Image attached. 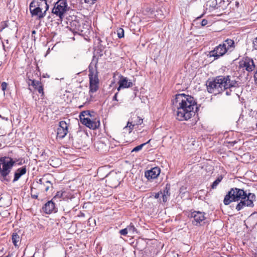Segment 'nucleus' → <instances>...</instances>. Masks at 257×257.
Segmentation results:
<instances>
[{"label":"nucleus","mask_w":257,"mask_h":257,"mask_svg":"<svg viewBox=\"0 0 257 257\" xmlns=\"http://www.w3.org/2000/svg\"><path fill=\"white\" fill-rule=\"evenodd\" d=\"M3 257H11V255H8L6 256H3Z\"/></svg>","instance_id":"obj_48"},{"label":"nucleus","mask_w":257,"mask_h":257,"mask_svg":"<svg viewBox=\"0 0 257 257\" xmlns=\"http://www.w3.org/2000/svg\"><path fill=\"white\" fill-rule=\"evenodd\" d=\"M204 14L205 13H203L200 17H197V19L202 17Z\"/></svg>","instance_id":"obj_45"},{"label":"nucleus","mask_w":257,"mask_h":257,"mask_svg":"<svg viewBox=\"0 0 257 257\" xmlns=\"http://www.w3.org/2000/svg\"><path fill=\"white\" fill-rule=\"evenodd\" d=\"M68 124L65 121L59 122V125L57 128V137L59 139H63L67 134Z\"/></svg>","instance_id":"obj_11"},{"label":"nucleus","mask_w":257,"mask_h":257,"mask_svg":"<svg viewBox=\"0 0 257 257\" xmlns=\"http://www.w3.org/2000/svg\"><path fill=\"white\" fill-rule=\"evenodd\" d=\"M223 179L222 176H219L211 185V189H215Z\"/></svg>","instance_id":"obj_27"},{"label":"nucleus","mask_w":257,"mask_h":257,"mask_svg":"<svg viewBox=\"0 0 257 257\" xmlns=\"http://www.w3.org/2000/svg\"><path fill=\"white\" fill-rule=\"evenodd\" d=\"M135 126V125H134V124L132 122H131V121L128 119L126 125L123 128V133H127L128 134H130L133 130Z\"/></svg>","instance_id":"obj_23"},{"label":"nucleus","mask_w":257,"mask_h":257,"mask_svg":"<svg viewBox=\"0 0 257 257\" xmlns=\"http://www.w3.org/2000/svg\"><path fill=\"white\" fill-rule=\"evenodd\" d=\"M172 105L176 112V118L180 121L191 118L198 109L197 102L193 97L184 93L178 94L172 100Z\"/></svg>","instance_id":"obj_1"},{"label":"nucleus","mask_w":257,"mask_h":257,"mask_svg":"<svg viewBox=\"0 0 257 257\" xmlns=\"http://www.w3.org/2000/svg\"><path fill=\"white\" fill-rule=\"evenodd\" d=\"M255 199V196L253 193L247 194L244 190L235 187L231 188L225 196L223 203L227 205L232 202L240 201L236 206V209L239 211L245 206L252 207Z\"/></svg>","instance_id":"obj_2"},{"label":"nucleus","mask_w":257,"mask_h":257,"mask_svg":"<svg viewBox=\"0 0 257 257\" xmlns=\"http://www.w3.org/2000/svg\"><path fill=\"white\" fill-rule=\"evenodd\" d=\"M117 94H118V92H116L114 96L113 97V100H115V101H118L117 99Z\"/></svg>","instance_id":"obj_41"},{"label":"nucleus","mask_w":257,"mask_h":257,"mask_svg":"<svg viewBox=\"0 0 257 257\" xmlns=\"http://www.w3.org/2000/svg\"><path fill=\"white\" fill-rule=\"evenodd\" d=\"M29 81L31 82V84L29 83V85H31L32 86H33L35 89L37 90L39 93L41 94L42 96H43V87L41 82L39 81H37L35 80H29Z\"/></svg>","instance_id":"obj_17"},{"label":"nucleus","mask_w":257,"mask_h":257,"mask_svg":"<svg viewBox=\"0 0 257 257\" xmlns=\"http://www.w3.org/2000/svg\"><path fill=\"white\" fill-rule=\"evenodd\" d=\"M208 23V21L206 19H203L202 20V22H201V25L202 26H204L205 25H206Z\"/></svg>","instance_id":"obj_39"},{"label":"nucleus","mask_w":257,"mask_h":257,"mask_svg":"<svg viewBox=\"0 0 257 257\" xmlns=\"http://www.w3.org/2000/svg\"><path fill=\"white\" fill-rule=\"evenodd\" d=\"M106 182L108 185L112 188H115L119 185V182L116 179V176L114 177L108 176L107 177Z\"/></svg>","instance_id":"obj_21"},{"label":"nucleus","mask_w":257,"mask_h":257,"mask_svg":"<svg viewBox=\"0 0 257 257\" xmlns=\"http://www.w3.org/2000/svg\"><path fill=\"white\" fill-rule=\"evenodd\" d=\"M241 65L248 72L253 71L255 68L253 60L248 58H245Z\"/></svg>","instance_id":"obj_16"},{"label":"nucleus","mask_w":257,"mask_h":257,"mask_svg":"<svg viewBox=\"0 0 257 257\" xmlns=\"http://www.w3.org/2000/svg\"><path fill=\"white\" fill-rule=\"evenodd\" d=\"M226 90V91L225 92L226 95H227V96L230 95V93H231V90L230 89L228 90V89H227Z\"/></svg>","instance_id":"obj_42"},{"label":"nucleus","mask_w":257,"mask_h":257,"mask_svg":"<svg viewBox=\"0 0 257 257\" xmlns=\"http://www.w3.org/2000/svg\"><path fill=\"white\" fill-rule=\"evenodd\" d=\"M96 0H84L86 3L89 4L90 5L93 4Z\"/></svg>","instance_id":"obj_40"},{"label":"nucleus","mask_w":257,"mask_h":257,"mask_svg":"<svg viewBox=\"0 0 257 257\" xmlns=\"http://www.w3.org/2000/svg\"><path fill=\"white\" fill-rule=\"evenodd\" d=\"M118 87L117 88L118 91L121 89L128 88L133 86V83L128 79L122 75L119 76V80L118 81Z\"/></svg>","instance_id":"obj_10"},{"label":"nucleus","mask_w":257,"mask_h":257,"mask_svg":"<svg viewBox=\"0 0 257 257\" xmlns=\"http://www.w3.org/2000/svg\"><path fill=\"white\" fill-rule=\"evenodd\" d=\"M27 166H24L22 167L18 168L14 174V178L13 180V182H15L17 181L21 176L25 175L27 172Z\"/></svg>","instance_id":"obj_18"},{"label":"nucleus","mask_w":257,"mask_h":257,"mask_svg":"<svg viewBox=\"0 0 257 257\" xmlns=\"http://www.w3.org/2000/svg\"><path fill=\"white\" fill-rule=\"evenodd\" d=\"M128 232L131 234H134L137 232V229L133 223H131L126 227Z\"/></svg>","instance_id":"obj_28"},{"label":"nucleus","mask_w":257,"mask_h":257,"mask_svg":"<svg viewBox=\"0 0 257 257\" xmlns=\"http://www.w3.org/2000/svg\"><path fill=\"white\" fill-rule=\"evenodd\" d=\"M128 233V232L127 231L126 228H125L119 230V233L122 235L125 236L127 235Z\"/></svg>","instance_id":"obj_34"},{"label":"nucleus","mask_w":257,"mask_h":257,"mask_svg":"<svg viewBox=\"0 0 257 257\" xmlns=\"http://www.w3.org/2000/svg\"><path fill=\"white\" fill-rule=\"evenodd\" d=\"M32 197L34 199H37L38 198V195L35 194H31Z\"/></svg>","instance_id":"obj_43"},{"label":"nucleus","mask_w":257,"mask_h":257,"mask_svg":"<svg viewBox=\"0 0 257 257\" xmlns=\"http://www.w3.org/2000/svg\"><path fill=\"white\" fill-rule=\"evenodd\" d=\"M97 63L92 62L89 66V92H95L99 87V80L98 77Z\"/></svg>","instance_id":"obj_4"},{"label":"nucleus","mask_w":257,"mask_h":257,"mask_svg":"<svg viewBox=\"0 0 257 257\" xmlns=\"http://www.w3.org/2000/svg\"><path fill=\"white\" fill-rule=\"evenodd\" d=\"M38 183H39L41 185H45V183L50 184V181L47 180L45 178H42L39 180Z\"/></svg>","instance_id":"obj_32"},{"label":"nucleus","mask_w":257,"mask_h":257,"mask_svg":"<svg viewBox=\"0 0 257 257\" xmlns=\"http://www.w3.org/2000/svg\"><path fill=\"white\" fill-rule=\"evenodd\" d=\"M43 185L45 187V191L46 192H47L48 191V190L49 189L50 187H52V184L51 183V182H50V184L45 183V185Z\"/></svg>","instance_id":"obj_36"},{"label":"nucleus","mask_w":257,"mask_h":257,"mask_svg":"<svg viewBox=\"0 0 257 257\" xmlns=\"http://www.w3.org/2000/svg\"><path fill=\"white\" fill-rule=\"evenodd\" d=\"M36 33V31H32V35L33 34H35Z\"/></svg>","instance_id":"obj_47"},{"label":"nucleus","mask_w":257,"mask_h":257,"mask_svg":"<svg viewBox=\"0 0 257 257\" xmlns=\"http://www.w3.org/2000/svg\"><path fill=\"white\" fill-rule=\"evenodd\" d=\"M235 81H231L229 76H219L213 80L208 82L207 88L208 92L217 94L221 93L225 89L235 86Z\"/></svg>","instance_id":"obj_3"},{"label":"nucleus","mask_w":257,"mask_h":257,"mask_svg":"<svg viewBox=\"0 0 257 257\" xmlns=\"http://www.w3.org/2000/svg\"><path fill=\"white\" fill-rule=\"evenodd\" d=\"M31 3H32V6L33 5V7L35 6V7H39L41 10L44 13H46L49 9V5L46 0H33Z\"/></svg>","instance_id":"obj_14"},{"label":"nucleus","mask_w":257,"mask_h":257,"mask_svg":"<svg viewBox=\"0 0 257 257\" xmlns=\"http://www.w3.org/2000/svg\"><path fill=\"white\" fill-rule=\"evenodd\" d=\"M14 166L12 158L3 157L0 158V175L5 180H8L7 177L11 173Z\"/></svg>","instance_id":"obj_5"},{"label":"nucleus","mask_w":257,"mask_h":257,"mask_svg":"<svg viewBox=\"0 0 257 257\" xmlns=\"http://www.w3.org/2000/svg\"><path fill=\"white\" fill-rule=\"evenodd\" d=\"M178 256H179V255H178V254H177V253L174 254V257H178Z\"/></svg>","instance_id":"obj_46"},{"label":"nucleus","mask_w":257,"mask_h":257,"mask_svg":"<svg viewBox=\"0 0 257 257\" xmlns=\"http://www.w3.org/2000/svg\"><path fill=\"white\" fill-rule=\"evenodd\" d=\"M68 9L66 0H59L55 4L52 12L54 15L62 19Z\"/></svg>","instance_id":"obj_6"},{"label":"nucleus","mask_w":257,"mask_h":257,"mask_svg":"<svg viewBox=\"0 0 257 257\" xmlns=\"http://www.w3.org/2000/svg\"><path fill=\"white\" fill-rule=\"evenodd\" d=\"M32 6V3H30L29 9L32 16H37L39 19H41L45 16L46 13L43 12L39 7L37 6Z\"/></svg>","instance_id":"obj_13"},{"label":"nucleus","mask_w":257,"mask_h":257,"mask_svg":"<svg viewBox=\"0 0 257 257\" xmlns=\"http://www.w3.org/2000/svg\"><path fill=\"white\" fill-rule=\"evenodd\" d=\"M254 77L255 79H257V70L256 71V72L254 74Z\"/></svg>","instance_id":"obj_44"},{"label":"nucleus","mask_w":257,"mask_h":257,"mask_svg":"<svg viewBox=\"0 0 257 257\" xmlns=\"http://www.w3.org/2000/svg\"><path fill=\"white\" fill-rule=\"evenodd\" d=\"M71 27L76 33H82L84 32L83 27L81 26L79 23L76 21H74L71 22Z\"/></svg>","instance_id":"obj_22"},{"label":"nucleus","mask_w":257,"mask_h":257,"mask_svg":"<svg viewBox=\"0 0 257 257\" xmlns=\"http://www.w3.org/2000/svg\"><path fill=\"white\" fill-rule=\"evenodd\" d=\"M170 185L168 184H167L164 190L161 191L163 202L165 203L168 201V198L170 196Z\"/></svg>","instance_id":"obj_19"},{"label":"nucleus","mask_w":257,"mask_h":257,"mask_svg":"<svg viewBox=\"0 0 257 257\" xmlns=\"http://www.w3.org/2000/svg\"><path fill=\"white\" fill-rule=\"evenodd\" d=\"M43 211L46 214H50L57 212V208L55 207V203L52 200L48 201L43 207Z\"/></svg>","instance_id":"obj_15"},{"label":"nucleus","mask_w":257,"mask_h":257,"mask_svg":"<svg viewBox=\"0 0 257 257\" xmlns=\"http://www.w3.org/2000/svg\"><path fill=\"white\" fill-rule=\"evenodd\" d=\"M80 120L82 124L92 130H95L98 128L100 125L99 120L97 118L91 119L89 117H81Z\"/></svg>","instance_id":"obj_9"},{"label":"nucleus","mask_w":257,"mask_h":257,"mask_svg":"<svg viewBox=\"0 0 257 257\" xmlns=\"http://www.w3.org/2000/svg\"><path fill=\"white\" fill-rule=\"evenodd\" d=\"M7 87V83L5 82H3L1 84L2 89L4 91Z\"/></svg>","instance_id":"obj_37"},{"label":"nucleus","mask_w":257,"mask_h":257,"mask_svg":"<svg viewBox=\"0 0 257 257\" xmlns=\"http://www.w3.org/2000/svg\"><path fill=\"white\" fill-rule=\"evenodd\" d=\"M151 141V140H149L147 142L145 143H143V144H141L140 145H139L136 147H135L133 150L132 151V152H138V151H140V150H141L143 148V147L145 146L146 144H148Z\"/></svg>","instance_id":"obj_29"},{"label":"nucleus","mask_w":257,"mask_h":257,"mask_svg":"<svg viewBox=\"0 0 257 257\" xmlns=\"http://www.w3.org/2000/svg\"><path fill=\"white\" fill-rule=\"evenodd\" d=\"M117 36L119 38H122L124 37V30L122 28H119L117 31Z\"/></svg>","instance_id":"obj_31"},{"label":"nucleus","mask_w":257,"mask_h":257,"mask_svg":"<svg viewBox=\"0 0 257 257\" xmlns=\"http://www.w3.org/2000/svg\"><path fill=\"white\" fill-rule=\"evenodd\" d=\"M12 161L14 162V166L15 165L21 166L27 162V161H26L24 158H12Z\"/></svg>","instance_id":"obj_25"},{"label":"nucleus","mask_w":257,"mask_h":257,"mask_svg":"<svg viewBox=\"0 0 257 257\" xmlns=\"http://www.w3.org/2000/svg\"><path fill=\"white\" fill-rule=\"evenodd\" d=\"M192 223L194 225L200 226L205 224V213L200 211H193L190 214Z\"/></svg>","instance_id":"obj_7"},{"label":"nucleus","mask_w":257,"mask_h":257,"mask_svg":"<svg viewBox=\"0 0 257 257\" xmlns=\"http://www.w3.org/2000/svg\"><path fill=\"white\" fill-rule=\"evenodd\" d=\"M129 120H131V122H132L135 126L141 125L143 122V119L137 115L131 117L129 118Z\"/></svg>","instance_id":"obj_24"},{"label":"nucleus","mask_w":257,"mask_h":257,"mask_svg":"<svg viewBox=\"0 0 257 257\" xmlns=\"http://www.w3.org/2000/svg\"><path fill=\"white\" fill-rule=\"evenodd\" d=\"M12 240L13 244L15 246H18V243L21 240L20 237L19 235L17 233H13L12 236Z\"/></svg>","instance_id":"obj_26"},{"label":"nucleus","mask_w":257,"mask_h":257,"mask_svg":"<svg viewBox=\"0 0 257 257\" xmlns=\"http://www.w3.org/2000/svg\"><path fill=\"white\" fill-rule=\"evenodd\" d=\"M161 170L160 168L155 167L145 172V177L148 179H155L160 175Z\"/></svg>","instance_id":"obj_12"},{"label":"nucleus","mask_w":257,"mask_h":257,"mask_svg":"<svg viewBox=\"0 0 257 257\" xmlns=\"http://www.w3.org/2000/svg\"><path fill=\"white\" fill-rule=\"evenodd\" d=\"M227 51L231 52L235 48V43L233 40L227 39L223 42Z\"/></svg>","instance_id":"obj_20"},{"label":"nucleus","mask_w":257,"mask_h":257,"mask_svg":"<svg viewBox=\"0 0 257 257\" xmlns=\"http://www.w3.org/2000/svg\"><path fill=\"white\" fill-rule=\"evenodd\" d=\"M256 128H257V123H256Z\"/></svg>","instance_id":"obj_49"},{"label":"nucleus","mask_w":257,"mask_h":257,"mask_svg":"<svg viewBox=\"0 0 257 257\" xmlns=\"http://www.w3.org/2000/svg\"><path fill=\"white\" fill-rule=\"evenodd\" d=\"M253 48L254 49L257 50V37L254 39L253 41Z\"/></svg>","instance_id":"obj_38"},{"label":"nucleus","mask_w":257,"mask_h":257,"mask_svg":"<svg viewBox=\"0 0 257 257\" xmlns=\"http://www.w3.org/2000/svg\"><path fill=\"white\" fill-rule=\"evenodd\" d=\"M86 115H90V113L88 111H84L81 112V115H80V118L81 117H85V116Z\"/></svg>","instance_id":"obj_35"},{"label":"nucleus","mask_w":257,"mask_h":257,"mask_svg":"<svg viewBox=\"0 0 257 257\" xmlns=\"http://www.w3.org/2000/svg\"><path fill=\"white\" fill-rule=\"evenodd\" d=\"M227 51L226 50V47H225L224 44H219L216 46L214 50L209 52V57H214V59H217L220 57L223 56Z\"/></svg>","instance_id":"obj_8"},{"label":"nucleus","mask_w":257,"mask_h":257,"mask_svg":"<svg viewBox=\"0 0 257 257\" xmlns=\"http://www.w3.org/2000/svg\"><path fill=\"white\" fill-rule=\"evenodd\" d=\"M65 191H58L55 196L53 197V199H55L57 198H61L63 197V194L65 193Z\"/></svg>","instance_id":"obj_30"},{"label":"nucleus","mask_w":257,"mask_h":257,"mask_svg":"<svg viewBox=\"0 0 257 257\" xmlns=\"http://www.w3.org/2000/svg\"><path fill=\"white\" fill-rule=\"evenodd\" d=\"M154 196L155 198L159 199L158 201H159L160 202H161V201H161V198H162L161 191H160L158 193H155Z\"/></svg>","instance_id":"obj_33"}]
</instances>
